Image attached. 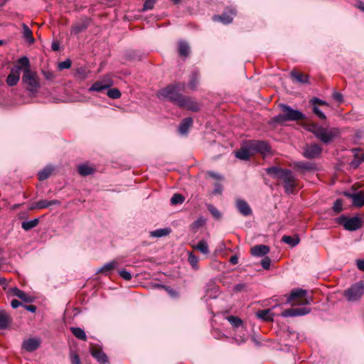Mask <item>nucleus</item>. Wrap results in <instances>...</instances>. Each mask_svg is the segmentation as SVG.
<instances>
[{"label": "nucleus", "mask_w": 364, "mask_h": 364, "mask_svg": "<svg viewBox=\"0 0 364 364\" xmlns=\"http://www.w3.org/2000/svg\"><path fill=\"white\" fill-rule=\"evenodd\" d=\"M184 89V84L173 83L161 88L157 92V97L170 101L181 108H185L193 112L200 110V106L189 97L180 93Z\"/></svg>", "instance_id": "obj_1"}, {"label": "nucleus", "mask_w": 364, "mask_h": 364, "mask_svg": "<svg viewBox=\"0 0 364 364\" xmlns=\"http://www.w3.org/2000/svg\"><path fill=\"white\" fill-rule=\"evenodd\" d=\"M265 172L272 178L280 180L283 183V188L287 194H292L297 186L296 176L288 168H283L272 166L265 168Z\"/></svg>", "instance_id": "obj_2"}, {"label": "nucleus", "mask_w": 364, "mask_h": 364, "mask_svg": "<svg viewBox=\"0 0 364 364\" xmlns=\"http://www.w3.org/2000/svg\"><path fill=\"white\" fill-rule=\"evenodd\" d=\"M279 107L282 113L274 116L272 122L277 124H283L285 122H294L305 119L306 116L298 109H294L286 104H279Z\"/></svg>", "instance_id": "obj_3"}, {"label": "nucleus", "mask_w": 364, "mask_h": 364, "mask_svg": "<svg viewBox=\"0 0 364 364\" xmlns=\"http://www.w3.org/2000/svg\"><path fill=\"white\" fill-rule=\"evenodd\" d=\"M23 71L22 82L26 90L33 94L37 93L41 85L36 73L31 69H24Z\"/></svg>", "instance_id": "obj_4"}, {"label": "nucleus", "mask_w": 364, "mask_h": 364, "mask_svg": "<svg viewBox=\"0 0 364 364\" xmlns=\"http://www.w3.org/2000/svg\"><path fill=\"white\" fill-rule=\"evenodd\" d=\"M286 301L284 304H288L296 299H301L300 305H309L313 302V297L307 296V291L303 289L296 288L291 291L289 295H285Z\"/></svg>", "instance_id": "obj_5"}, {"label": "nucleus", "mask_w": 364, "mask_h": 364, "mask_svg": "<svg viewBox=\"0 0 364 364\" xmlns=\"http://www.w3.org/2000/svg\"><path fill=\"white\" fill-rule=\"evenodd\" d=\"M336 220L338 224L343 225L346 230L349 231H355L362 227V221L358 216L348 218L342 215L337 218Z\"/></svg>", "instance_id": "obj_6"}, {"label": "nucleus", "mask_w": 364, "mask_h": 364, "mask_svg": "<svg viewBox=\"0 0 364 364\" xmlns=\"http://www.w3.org/2000/svg\"><path fill=\"white\" fill-rule=\"evenodd\" d=\"M364 294V282L360 281L353 284L344 291V296L349 301H355L361 298Z\"/></svg>", "instance_id": "obj_7"}, {"label": "nucleus", "mask_w": 364, "mask_h": 364, "mask_svg": "<svg viewBox=\"0 0 364 364\" xmlns=\"http://www.w3.org/2000/svg\"><path fill=\"white\" fill-rule=\"evenodd\" d=\"M338 134V131L335 128H325L321 126L315 136L325 144H330Z\"/></svg>", "instance_id": "obj_8"}, {"label": "nucleus", "mask_w": 364, "mask_h": 364, "mask_svg": "<svg viewBox=\"0 0 364 364\" xmlns=\"http://www.w3.org/2000/svg\"><path fill=\"white\" fill-rule=\"evenodd\" d=\"M248 147L252 154L257 152L262 154H267L271 151V147L269 144L264 141L250 140L248 142Z\"/></svg>", "instance_id": "obj_9"}, {"label": "nucleus", "mask_w": 364, "mask_h": 364, "mask_svg": "<svg viewBox=\"0 0 364 364\" xmlns=\"http://www.w3.org/2000/svg\"><path fill=\"white\" fill-rule=\"evenodd\" d=\"M322 150V147L318 144H307L304 147L303 156L309 159H316L320 156Z\"/></svg>", "instance_id": "obj_10"}, {"label": "nucleus", "mask_w": 364, "mask_h": 364, "mask_svg": "<svg viewBox=\"0 0 364 364\" xmlns=\"http://www.w3.org/2000/svg\"><path fill=\"white\" fill-rule=\"evenodd\" d=\"M311 312V309L309 307H300V308H291L284 310L282 312L281 316L282 317H295L305 316Z\"/></svg>", "instance_id": "obj_11"}, {"label": "nucleus", "mask_w": 364, "mask_h": 364, "mask_svg": "<svg viewBox=\"0 0 364 364\" xmlns=\"http://www.w3.org/2000/svg\"><path fill=\"white\" fill-rule=\"evenodd\" d=\"M236 15V10L235 9H227L221 15H215L213 19L215 21H221L225 24H228L232 21L234 16Z\"/></svg>", "instance_id": "obj_12"}, {"label": "nucleus", "mask_w": 364, "mask_h": 364, "mask_svg": "<svg viewBox=\"0 0 364 364\" xmlns=\"http://www.w3.org/2000/svg\"><path fill=\"white\" fill-rule=\"evenodd\" d=\"M344 196L352 200L353 205L355 207L361 208L364 206V192L358 191L357 193L344 192Z\"/></svg>", "instance_id": "obj_13"}, {"label": "nucleus", "mask_w": 364, "mask_h": 364, "mask_svg": "<svg viewBox=\"0 0 364 364\" xmlns=\"http://www.w3.org/2000/svg\"><path fill=\"white\" fill-rule=\"evenodd\" d=\"M21 68L19 66H14L11 69V72L6 78V84L13 87L20 80Z\"/></svg>", "instance_id": "obj_14"}, {"label": "nucleus", "mask_w": 364, "mask_h": 364, "mask_svg": "<svg viewBox=\"0 0 364 364\" xmlns=\"http://www.w3.org/2000/svg\"><path fill=\"white\" fill-rule=\"evenodd\" d=\"M294 167L299 170L301 173L307 171H316L318 170L317 166L315 163L309 161H296L294 162Z\"/></svg>", "instance_id": "obj_15"}, {"label": "nucleus", "mask_w": 364, "mask_h": 364, "mask_svg": "<svg viewBox=\"0 0 364 364\" xmlns=\"http://www.w3.org/2000/svg\"><path fill=\"white\" fill-rule=\"evenodd\" d=\"M41 341L37 338H31L23 341L22 348L28 352H33L38 349L40 346Z\"/></svg>", "instance_id": "obj_16"}, {"label": "nucleus", "mask_w": 364, "mask_h": 364, "mask_svg": "<svg viewBox=\"0 0 364 364\" xmlns=\"http://www.w3.org/2000/svg\"><path fill=\"white\" fill-rule=\"evenodd\" d=\"M112 85V82L109 79L104 80L103 81H97L88 89L89 92H102L105 90L110 87Z\"/></svg>", "instance_id": "obj_17"}, {"label": "nucleus", "mask_w": 364, "mask_h": 364, "mask_svg": "<svg viewBox=\"0 0 364 364\" xmlns=\"http://www.w3.org/2000/svg\"><path fill=\"white\" fill-rule=\"evenodd\" d=\"M236 208L243 216H250L252 214V210L249 204L243 199H237Z\"/></svg>", "instance_id": "obj_18"}, {"label": "nucleus", "mask_w": 364, "mask_h": 364, "mask_svg": "<svg viewBox=\"0 0 364 364\" xmlns=\"http://www.w3.org/2000/svg\"><path fill=\"white\" fill-rule=\"evenodd\" d=\"M270 251L269 246L265 245H257L250 250L251 255L255 257H264Z\"/></svg>", "instance_id": "obj_19"}, {"label": "nucleus", "mask_w": 364, "mask_h": 364, "mask_svg": "<svg viewBox=\"0 0 364 364\" xmlns=\"http://www.w3.org/2000/svg\"><path fill=\"white\" fill-rule=\"evenodd\" d=\"M90 353L98 362L102 364L108 363V358L107 355L102 350V349L97 348H91Z\"/></svg>", "instance_id": "obj_20"}, {"label": "nucleus", "mask_w": 364, "mask_h": 364, "mask_svg": "<svg viewBox=\"0 0 364 364\" xmlns=\"http://www.w3.org/2000/svg\"><path fill=\"white\" fill-rule=\"evenodd\" d=\"M11 292L15 296L19 298L22 301L26 303H31L33 301V299L32 296L27 294L23 291L19 289L17 287H13L11 289Z\"/></svg>", "instance_id": "obj_21"}, {"label": "nucleus", "mask_w": 364, "mask_h": 364, "mask_svg": "<svg viewBox=\"0 0 364 364\" xmlns=\"http://www.w3.org/2000/svg\"><path fill=\"white\" fill-rule=\"evenodd\" d=\"M193 125V119L191 117H186L181 122L178 127V132L181 134H187L189 129Z\"/></svg>", "instance_id": "obj_22"}, {"label": "nucleus", "mask_w": 364, "mask_h": 364, "mask_svg": "<svg viewBox=\"0 0 364 364\" xmlns=\"http://www.w3.org/2000/svg\"><path fill=\"white\" fill-rule=\"evenodd\" d=\"M256 315L258 318L264 321H272L274 316V314L270 309L259 310Z\"/></svg>", "instance_id": "obj_23"}, {"label": "nucleus", "mask_w": 364, "mask_h": 364, "mask_svg": "<svg viewBox=\"0 0 364 364\" xmlns=\"http://www.w3.org/2000/svg\"><path fill=\"white\" fill-rule=\"evenodd\" d=\"M119 265L118 262L116 260H112L105 264L101 268L97 270L96 273H102L105 275H107L111 271L116 269Z\"/></svg>", "instance_id": "obj_24"}, {"label": "nucleus", "mask_w": 364, "mask_h": 364, "mask_svg": "<svg viewBox=\"0 0 364 364\" xmlns=\"http://www.w3.org/2000/svg\"><path fill=\"white\" fill-rule=\"evenodd\" d=\"M60 204L61 202L56 199L51 200H41L35 203L34 208L37 209H43L47 208L50 205H60Z\"/></svg>", "instance_id": "obj_25"}, {"label": "nucleus", "mask_w": 364, "mask_h": 364, "mask_svg": "<svg viewBox=\"0 0 364 364\" xmlns=\"http://www.w3.org/2000/svg\"><path fill=\"white\" fill-rule=\"evenodd\" d=\"M252 154V152L248 147V143L245 147H242L235 152L236 158L245 161L248 160Z\"/></svg>", "instance_id": "obj_26"}, {"label": "nucleus", "mask_w": 364, "mask_h": 364, "mask_svg": "<svg viewBox=\"0 0 364 364\" xmlns=\"http://www.w3.org/2000/svg\"><path fill=\"white\" fill-rule=\"evenodd\" d=\"M354 159L350 161V166L353 168H357L364 161V153L357 149H354Z\"/></svg>", "instance_id": "obj_27"}, {"label": "nucleus", "mask_w": 364, "mask_h": 364, "mask_svg": "<svg viewBox=\"0 0 364 364\" xmlns=\"http://www.w3.org/2000/svg\"><path fill=\"white\" fill-rule=\"evenodd\" d=\"M95 168L87 164H80L77 166V172L82 176H87L94 173Z\"/></svg>", "instance_id": "obj_28"}, {"label": "nucleus", "mask_w": 364, "mask_h": 364, "mask_svg": "<svg viewBox=\"0 0 364 364\" xmlns=\"http://www.w3.org/2000/svg\"><path fill=\"white\" fill-rule=\"evenodd\" d=\"M199 72L197 70H193L188 82V87L190 89L195 90L197 87L199 81Z\"/></svg>", "instance_id": "obj_29"}, {"label": "nucleus", "mask_w": 364, "mask_h": 364, "mask_svg": "<svg viewBox=\"0 0 364 364\" xmlns=\"http://www.w3.org/2000/svg\"><path fill=\"white\" fill-rule=\"evenodd\" d=\"M171 232L170 228H159L149 232V235L151 237H161L168 235Z\"/></svg>", "instance_id": "obj_30"}, {"label": "nucleus", "mask_w": 364, "mask_h": 364, "mask_svg": "<svg viewBox=\"0 0 364 364\" xmlns=\"http://www.w3.org/2000/svg\"><path fill=\"white\" fill-rule=\"evenodd\" d=\"M11 322V318L5 311H0V329H6Z\"/></svg>", "instance_id": "obj_31"}, {"label": "nucleus", "mask_w": 364, "mask_h": 364, "mask_svg": "<svg viewBox=\"0 0 364 364\" xmlns=\"http://www.w3.org/2000/svg\"><path fill=\"white\" fill-rule=\"evenodd\" d=\"M291 77L294 79L296 81L303 83V84H308L309 83V75H304L301 73H298L296 71H292L290 74Z\"/></svg>", "instance_id": "obj_32"}, {"label": "nucleus", "mask_w": 364, "mask_h": 364, "mask_svg": "<svg viewBox=\"0 0 364 364\" xmlns=\"http://www.w3.org/2000/svg\"><path fill=\"white\" fill-rule=\"evenodd\" d=\"M23 28V38L30 43H33L35 41L34 38L33 37L32 31L30 28L26 24H22Z\"/></svg>", "instance_id": "obj_33"}, {"label": "nucleus", "mask_w": 364, "mask_h": 364, "mask_svg": "<svg viewBox=\"0 0 364 364\" xmlns=\"http://www.w3.org/2000/svg\"><path fill=\"white\" fill-rule=\"evenodd\" d=\"M190 52V46L187 42L181 41L178 43V53L181 56L187 57Z\"/></svg>", "instance_id": "obj_34"}, {"label": "nucleus", "mask_w": 364, "mask_h": 364, "mask_svg": "<svg viewBox=\"0 0 364 364\" xmlns=\"http://www.w3.org/2000/svg\"><path fill=\"white\" fill-rule=\"evenodd\" d=\"M70 331L77 338L84 341L87 340L86 333L82 328L80 327H71Z\"/></svg>", "instance_id": "obj_35"}, {"label": "nucleus", "mask_w": 364, "mask_h": 364, "mask_svg": "<svg viewBox=\"0 0 364 364\" xmlns=\"http://www.w3.org/2000/svg\"><path fill=\"white\" fill-rule=\"evenodd\" d=\"M205 219L203 217L198 218L196 220L192 223L190 225V229L192 232H196L200 228L205 224Z\"/></svg>", "instance_id": "obj_36"}, {"label": "nucleus", "mask_w": 364, "mask_h": 364, "mask_svg": "<svg viewBox=\"0 0 364 364\" xmlns=\"http://www.w3.org/2000/svg\"><path fill=\"white\" fill-rule=\"evenodd\" d=\"M38 223H39V219L34 218L31 220L23 221L21 223V228L25 231H28V230H31V229L34 228L35 227H36L38 225Z\"/></svg>", "instance_id": "obj_37"}, {"label": "nucleus", "mask_w": 364, "mask_h": 364, "mask_svg": "<svg viewBox=\"0 0 364 364\" xmlns=\"http://www.w3.org/2000/svg\"><path fill=\"white\" fill-rule=\"evenodd\" d=\"M282 241L286 244L289 245L291 247H294L296 246L299 243V237H293L290 235H284L282 238Z\"/></svg>", "instance_id": "obj_38"}, {"label": "nucleus", "mask_w": 364, "mask_h": 364, "mask_svg": "<svg viewBox=\"0 0 364 364\" xmlns=\"http://www.w3.org/2000/svg\"><path fill=\"white\" fill-rule=\"evenodd\" d=\"M14 66H19L21 68V70L22 68L24 69H30V61L29 59L26 56L21 57L16 62V64Z\"/></svg>", "instance_id": "obj_39"}, {"label": "nucleus", "mask_w": 364, "mask_h": 364, "mask_svg": "<svg viewBox=\"0 0 364 364\" xmlns=\"http://www.w3.org/2000/svg\"><path fill=\"white\" fill-rule=\"evenodd\" d=\"M53 168L46 167L43 170L40 171L38 173V177L40 181H44L47 179L51 174Z\"/></svg>", "instance_id": "obj_40"}, {"label": "nucleus", "mask_w": 364, "mask_h": 364, "mask_svg": "<svg viewBox=\"0 0 364 364\" xmlns=\"http://www.w3.org/2000/svg\"><path fill=\"white\" fill-rule=\"evenodd\" d=\"M195 248L204 255H208L209 253L208 245L205 240H200Z\"/></svg>", "instance_id": "obj_41"}, {"label": "nucleus", "mask_w": 364, "mask_h": 364, "mask_svg": "<svg viewBox=\"0 0 364 364\" xmlns=\"http://www.w3.org/2000/svg\"><path fill=\"white\" fill-rule=\"evenodd\" d=\"M226 318L234 328H239L242 325V321L238 316H228Z\"/></svg>", "instance_id": "obj_42"}, {"label": "nucleus", "mask_w": 364, "mask_h": 364, "mask_svg": "<svg viewBox=\"0 0 364 364\" xmlns=\"http://www.w3.org/2000/svg\"><path fill=\"white\" fill-rule=\"evenodd\" d=\"M185 200V198L180 193H174L171 198L172 205L182 204Z\"/></svg>", "instance_id": "obj_43"}, {"label": "nucleus", "mask_w": 364, "mask_h": 364, "mask_svg": "<svg viewBox=\"0 0 364 364\" xmlns=\"http://www.w3.org/2000/svg\"><path fill=\"white\" fill-rule=\"evenodd\" d=\"M107 96L111 99H118L121 97V92L117 88L109 89L107 92Z\"/></svg>", "instance_id": "obj_44"}, {"label": "nucleus", "mask_w": 364, "mask_h": 364, "mask_svg": "<svg viewBox=\"0 0 364 364\" xmlns=\"http://www.w3.org/2000/svg\"><path fill=\"white\" fill-rule=\"evenodd\" d=\"M332 209L336 214L341 213L343 210V200L341 198H338L333 203Z\"/></svg>", "instance_id": "obj_45"}, {"label": "nucleus", "mask_w": 364, "mask_h": 364, "mask_svg": "<svg viewBox=\"0 0 364 364\" xmlns=\"http://www.w3.org/2000/svg\"><path fill=\"white\" fill-rule=\"evenodd\" d=\"M87 27V25L85 23H76L73 26L72 31L74 33L77 34L85 31Z\"/></svg>", "instance_id": "obj_46"}, {"label": "nucleus", "mask_w": 364, "mask_h": 364, "mask_svg": "<svg viewBox=\"0 0 364 364\" xmlns=\"http://www.w3.org/2000/svg\"><path fill=\"white\" fill-rule=\"evenodd\" d=\"M321 125L316 123H309L305 126V129L309 132H311L316 135Z\"/></svg>", "instance_id": "obj_47"}, {"label": "nucleus", "mask_w": 364, "mask_h": 364, "mask_svg": "<svg viewBox=\"0 0 364 364\" xmlns=\"http://www.w3.org/2000/svg\"><path fill=\"white\" fill-rule=\"evenodd\" d=\"M208 211L213 215V216L216 218L219 219L221 218V213L212 204H208L207 205Z\"/></svg>", "instance_id": "obj_48"}, {"label": "nucleus", "mask_w": 364, "mask_h": 364, "mask_svg": "<svg viewBox=\"0 0 364 364\" xmlns=\"http://www.w3.org/2000/svg\"><path fill=\"white\" fill-rule=\"evenodd\" d=\"M188 262L194 269H198V257L193 253L188 254Z\"/></svg>", "instance_id": "obj_49"}, {"label": "nucleus", "mask_w": 364, "mask_h": 364, "mask_svg": "<svg viewBox=\"0 0 364 364\" xmlns=\"http://www.w3.org/2000/svg\"><path fill=\"white\" fill-rule=\"evenodd\" d=\"M312 111L314 114H316L320 119L324 120L326 119L324 113L318 108L317 105H312Z\"/></svg>", "instance_id": "obj_50"}, {"label": "nucleus", "mask_w": 364, "mask_h": 364, "mask_svg": "<svg viewBox=\"0 0 364 364\" xmlns=\"http://www.w3.org/2000/svg\"><path fill=\"white\" fill-rule=\"evenodd\" d=\"M156 2V0H146L143 5L142 11H145L148 10H151L154 8Z\"/></svg>", "instance_id": "obj_51"}, {"label": "nucleus", "mask_w": 364, "mask_h": 364, "mask_svg": "<svg viewBox=\"0 0 364 364\" xmlns=\"http://www.w3.org/2000/svg\"><path fill=\"white\" fill-rule=\"evenodd\" d=\"M72 62L70 59H66L64 61L60 62L58 63V68L60 70H64V69H68L71 67Z\"/></svg>", "instance_id": "obj_52"}, {"label": "nucleus", "mask_w": 364, "mask_h": 364, "mask_svg": "<svg viewBox=\"0 0 364 364\" xmlns=\"http://www.w3.org/2000/svg\"><path fill=\"white\" fill-rule=\"evenodd\" d=\"M119 274L122 278H123L126 281H129L132 278L131 273L126 269L120 270L119 272Z\"/></svg>", "instance_id": "obj_53"}, {"label": "nucleus", "mask_w": 364, "mask_h": 364, "mask_svg": "<svg viewBox=\"0 0 364 364\" xmlns=\"http://www.w3.org/2000/svg\"><path fill=\"white\" fill-rule=\"evenodd\" d=\"M312 105H325V106H328V104L327 102L324 101V100H322L318 97H313L310 102H309Z\"/></svg>", "instance_id": "obj_54"}, {"label": "nucleus", "mask_w": 364, "mask_h": 364, "mask_svg": "<svg viewBox=\"0 0 364 364\" xmlns=\"http://www.w3.org/2000/svg\"><path fill=\"white\" fill-rule=\"evenodd\" d=\"M246 284L245 283H239V284H235L233 288H232V291L234 292H241V291H246Z\"/></svg>", "instance_id": "obj_55"}, {"label": "nucleus", "mask_w": 364, "mask_h": 364, "mask_svg": "<svg viewBox=\"0 0 364 364\" xmlns=\"http://www.w3.org/2000/svg\"><path fill=\"white\" fill-rule=\"evenodd\" d=\"M247 339V337L245 334H243L242 336H235L233 338V340L235 341V342L238 345H241V344L245 343Z\"/></svg>", "instance_id": "obj_56"}, {"label": "nucleus", "mask_w": 364, "mask_h": 364, "mask_svg": "<svg viewBox=\"0 0 364 364\" xmlns=\"http://www.w3.org/2000/svg\"><path fill=\"white\" fill-rule=\"evenodd\" d=\"M261 265L264 269H269L271 265V259L268 257H264L261 260Z\"/></svg>", "instance_id": "obj_57"}, {"label": "nucleus", "mask_w": 364, "mask_h": 364, "mask_svg": "<svg viewBox=\"0 0 364 364\" xmlns=\"http://www.w3.org/2000/svg\"><path fill=\"white\" fill-rule=\"evenodd\" d=\"M223 191V186L220 183H215L214 184V189L213 190V193L215 195L221 194Z\"/></svg>", "instance_id": "obj_58"}, {"label": "nucleus", "mask_w": 364, "mask_h": 364, "mask_svg": "<svg viewBox=\"0 0 364 364\" xmlns=\"http://www.w3.org/2000/svg\"><path fill=\"white\" fill-rule=\"evenodd\" d=\"M70 361H71V364H80V360L79 355L77 353H73V352H72L70 353Z\"/></svg>", "instance_id": "obj_59"}, {"label": "nucleus", "mask_w": 364, "mask_h": 364, "mask_svg": "<svg viewBox=\"0 0 364 364\" xmlns=\"http://www.w3.org/2000/svg\"><path fill=\"white\" fill-rule=\"evenodd\" d=\"M43 75L47 80H52L55 77V75L50 71H43Z\"/></svg>", "instance_id": "obj_60"}, {"label": "nucleus", "mask_w": 364, "mask_h": 364, "mask_svg": "<svg viewBox=\"0 0 364 364\" xmlns=\"http://www.w3.org/2000/svg\"><path fill=\"white\" fill-rule=\"evenodd\" d=\"M208 175H209V176H210L211 178H213L214 179H217V180H223V176H221L220 174H219L218 173L213 172V171H209Z\"/></svg>", "instance_id": "obj_61"}, {"label": "nucleus", "mask_w": 364, "mask_h": 364, "mask_svg": "<svg viewBox=\"0 0 364 364\" xmlns=\"http://www.w3.org/2000/svg\"><path fill=\"white\" fill-rule=\"evenodd\" d=\"M356 265H357V267L360 270L364 271V259H357L356 260Z\"/></svg>", "instance_id": "obj_62"}, {"label": "nucleus", "mask_w": 364, "mask_h": 364, "mask_svg": "<svg viewBox=\"0 0 364 364\" xmlns=\"http://www.w3.org/2000/svg\"><path fill=\"white\" fill-rule=\"evenodd\" d=\"M22 304L21 301H19L17 299H13L11 302V306L13 309H16L18 308V306H21Z\"/></svg>", "instance_id": "obj_63"}, {"label": "nucleus", "mask_w": 364, "mask_h": 364, "mask_svg": "<svg viewBox=\"0 0 364 364\" xmlns=\"http://www.w3.org/2000/svg\"><path fill=\"white\" fill-rule=\"evenodd\" d=\"M333 99L338 102L343 101V95L339 92H334L333 95Z\"/></svg>", "instance_id": "obj_64"}]
</instances>
